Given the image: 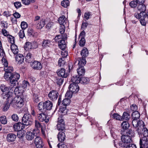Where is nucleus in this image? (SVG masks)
Returning <instances> with one entry per match:
<instances>
[{
    "instance_id": "1",
    "label": "nucleus",
    "mask_w": 148,
    "mask_h": 148,
    "mask_svg": "<svg viewBox=\"0 0 148 148\" xmlns=\"http://www.w3.org/2000/svg\"><path fill=\"white\" fill-rule=\"evenodd\" d=\"M134 131L132 130L123 132L121 136L122 142L119 143V145L122 147H127L132 142V138L134 137Z\"/></svg>"
},
{
    "instance_id": "2",
    "label": "nucleus",
    "mask_w": 148,
    "mask_h": 148,
    "mask_svg": "<svg viewBox=\"0 0 148 148\" xmlns=\"http://www.w3.org/2000/svg\"><path fill=\"white\" fill-rule=\"evenodd\" d=\"M20 77V75L16 73H7L4 75V78L7 81L9 80L11 87L16 86L18 84V80Z\"/></svg>"
},
{
    "instance_id": "3",
    "label": "nucleus",
    "mask_w": 148,
    "mask_h": 148,
    "mask_svg": "<svg viewBox=\"0 0 148 148\" xmlns=\"http://www.w3.org/2000/svg\"><path fill=\"white\" fill-rule=\"evenodd\" d=\"M7 101H10V104L15 108H20L24 104L23 99L19 96H16L13 98V95H12L11 99Z\"/></svg>"
},
{
    "instance_id": "4",
    "label": "nucleus",
    "mask_w": 148,
    "mask_h": 148,
    "mask_svg": "<svg viewBox=\"0 0 148 148\" xmlns=\"http://www.w3.org/2000/svg\"><path fill=\"white\" fill-rule=\"evenodd\" d=\"M140 116V115L138 111H134L133 112L132 117L133 120L132 124L134 127H137L138 126L142 127L144 125V122L142 120H138Z\"/></svg>"
},
{
    "instance_id": "5",
    "label": "nucleus",
    "mask_w": 148,
    "mask_h": 148,
    "mask_svg": "<svg viewBox=\"0 0 148 148\" xmlns=\"http://www.w3.org/2000/svg\"><path fill=\"white\" fill-rule=\"evenodd\" d=\"M53 106V103L50 101H47L45 102H41L38 105V108L40 112H45L50 110Z\"/></svg>"
},
{
    "instance_id": "6",
    "label": "nucleus",
    "mask_w": 148,
    "mask_h": 148,
    "mask_svg": "<svg viewBox=\"0 0 148 148\" xmlns=\"http://www.w3.org/2000/svg\"><path fill=\"white\" fill-rule=\"evenodd\" d=\"M1 91L3 92L2 94L3 98L7 100L11 99L13 93L9 90V88L4 85L2 84L0 87Z\"/></svg>"
},
{
    "instance_id": "7",
    "label": "nucleus",
    "mask_w": 148,
    "mask_h": 148,
    "mask_svg": "<svg viewBox=\"0 0 148 148\" xmlns=\"http://www.w3.org/2000/svg\"><path fill=\"white\" fill-rule=\"evenodd\" d=\"M143 125V126H142V127L141 126H138L137 127H135L137 128L136 131L140 135V138L145 137L147 138L148 136V130L145 127L144 123Z\"/></svg>"
},
{
    "instance_id": "8",
    "label": "nucleus",
    "mask_w": 148,
    "mask_h": 148,
    "mask_svg": "<svg viewBox=\"0 0 148 148\" xmlns=\"http://www.w3.org/2000/svg\"><path fill=\"white\" fill-rule=\"evenodd\" d=\"M119 133V130L115 128L112 127L111 128L110 130L111 136L113 138L115 139L114 140H113V141L114 143V146L115 147H116V143H118L117 138Z\"/></svg>"
},
{
    "instance_id": "9",
    "label": "nucleus",
    "mask_w": 148,
    "mask_h": 148,
    "mask_svg": "<svg viewBox=\"0 0 148 148\" xmlns=\"http://www.w3.org/2000/svg\"><path fill=\"white\" fill-rule=\"evenodd\" d=\"M31 115L28 113H26L24 115L22 119V122L25 125L28 126L32 124V120Z\"/></svg>"
},
{
    "instance_id": "10",
    "label": "nucleus",
    "mask_w": 148,
    "mask_h": 148,
    "mask_svg": "<svg viewBox=\"0 0 148 148\" xmlns=\"http://www.w3.org/2000/svg\"><path fill=\"white\" fill-rule=\"evenodd\" d=\"M1 60L4 66V70L5 71L4 74L8 73H12L11 72L13 70V67L11 66H8V62L5 58H3Z\"/></svg>"
},
{
    "instance_id": "11",
    "label": "nucleus",
    "mask_w": 148,
    "mask_h": 148,
    "mask_svg": "<svg viewBox=\"0 0 148 148\" xmlns=\"http://www.w3.org/2000/svg\"><path fill=\"white\" fill-rule=\"evenodd\" d=\"M41 113L38 114L37 117L39 120L42 122L48 123L49 121V117L45 113V112H41Z\"/></svg>"
},
{
    "instance_id": "12",
    "label": "nucleus",
    "mask_w": 148,
    "mask_h": 148,
    "mask_svg": "<svg viewBox=\"0 0 148 148\" xmlns=\"http://www.w3.org/2000/svg\"><path fill=\"white\" fill-rule=\"evenodd\" d=\"M58 95V92L56 90H52L49 92L48 96L49 99L54 101L57 100Z\"/></svg>"
},
{
    "instance_id": "13",
    "label": "nucleus",
    "mask_w": 148,
    "mask_h": 148,
    "mask_svg": "<svg viewBox=\"0 0 148 148\" xmlns=\"http://www.w3.org/2000/svg\"><path fill=\"white\" fill-rule=\"evenodd\" d=\"M57 129L59 131H63L65 129L64 122L61 118L58 119V123L56 125Z\"/></svg>"
},
{
    "instance_id": "14",
    "label": "nucleus",
    "mask_w": 148,
    "mask_h": 148,
    "mask_svg": "<svg viewBox=\"0 0 148 148\" xmlns=\"http://www.w3.org/2000/svg\"><path fill=\"white\" fill-rule=\"evenodd\" d=\"M30 64L32 68L35 70H40L42 68L41 63L35 60L33 62H31Z\"/></svg>"
},
{
    "instance_id": "15",
    "label": "nucleus",
    "mask_w": 148,
    "mask_h": 148,
    "mask_svg": "<svg viewBox=\"0 0 148 148\" xmlns=\"http://www.w3.org/2000/svg\"><path fill=\"white\" fill-rule=\"evenodd\" d=\"M140 148H148V138H140Z\"/></svg>"
},
{
    "instance_id": "16",
    "label": "nucleus",
    "mask_w": 148,
    "mask_h": 148,
    "mask_svg": "<svg viewBox=\"0 0 148 148\" xmlns=\"http://www.w3.org/2000/svg\"><path fill=\"white\" fill-rule=\"evenodd\" d=\"M69 90L73 93H76L79 90V88L78 84H71L69 87Z\"/></svg>"
},
{
    "instance_id": "17",
    "label": "nucleus",
    "mask_w": 148,
    "mask_h": 148,
    "mask_svg": "<svg viewBox=\"0 0 148 148\" xmlns=\"http://www.w3.org/2000/svg\"><path fill=\"white\" fill-rule=\"evenodd\" d=\"M34 143L37 148H42L43 147L42 140L39 136H37L35 138Z\"/></svg>"
},
{
    "instance_id": "18",
    "label": "nucleus",
    "mask_w": 148,
    "mask_h": 148,
    "mask_svg": "<svg viewBox=\"0 0 148 148\" xmlns=\"http://www.w3.org/2000/svg\"><path fill=\"white\" fill-rule=\"evenodd\" d=\"M36 46H34V43H32L30 42H26L25 43L24 47L25 50L27 51L32 49H35L37 47V45L36 44Z\"/></svg>"
},
{
    "instance_id": "19",
    "label": "nucleus",
    "mask_w": 148,
    "mask_h": 148,
    "mask_svg": "<svg viewBox=\"0 0 148 148\" xmlns=\"http://www.w3.org/2000/svg\"><path fill=\"white\" fill-rule=\"evenodd\" d=\"M6 138L7 141L9 142H13L16 138V135L13 133H9L7 134Z\"/></svg>"
},
{
    "instance_id": "20",
    "label": "nucleus",
    "mask_w": 148,
    "mask_h": 148,
    "mask_svg": "<svg viewBox=\"0 0 148 148\" xmlns=\"http://www.w3.org/2000/svg\"><path fill=\"white\" fill-rule=\"evenodd\" d=\"M58 75L62 78H66L68 76L67 73H66L64 69L62 68L59 69L57 72Z\"/></svg>"
},
{
    "instance_id": "21",
    "label": "nucleus",
    "mask_w": 148,
    "mask_h": 148,
    "mask_svg": "<svg viewBox=\"0 0 148 148\" xmlns=\"http://www.w3.org/2000/svg\"><path fill=\"white\" fill-rule=\"evenodd\" d=\"M45 20L44 19H41L39 21L36 23V27L38 29H40L42 28L45 25Z\"/></svg>"
},
{
    "instance_id": "22",
    "label": "nucleus",
    "mask_w": 148,
    "mask_h": 148,
    "mask_svg": "<svg viewBox=\"0 0 148 148\" xmlns=\"http://www.w3.org/2000/svg\"><path fill=\"white\" fill-rule=\"evenodd\" d=\"M15 58L16 61L18 63L21 64L23 62L24 57L23 55L19 54L16 55Z\"/></svg>"
},
{
    "instance_id": "23",
    "label": "nucleus",
    "mask_w": 148,
    "mask_h": 148,
    "mask_svg": "<svg viewBox=\"0 0 148 148\" xmlns=\"http://www.w3.org/2000/svg\"><path fill=\"white\" fill-rule=\"evenodd\" d=\"M67 38V35L66 34L63 35H57L55 38V40L56 42H59L60 40H66Z\"/></svg>"
},
{
    "instance_id": "24",
    "label": "nucleus",
    "mask_w": 148,
    "mask_h": 148,
    "mask_svg": "<svg viewBox=\"0 0 148 148\" xmlns=\"http://www.w3.org/2000/svg\"><path fill=\"white\" fill-rule=\"evenodd\" d=\"M11 50L14 55L17 54L18 53L19 50L17 45L14 44L11 45Z\"/></svg>"
},
{
    "instance_id": "25",
    "label": "nucleus",
    "mask_w": 148,
    "mask_h": 148,
    "mask_svg": "<svg viewBox=\"0 0 148 148\" xmlns=\"http://www.w3.org/2000/svg\"><path fill=\"white\" fill-rule=\"evenodd\" d=\"M21 123H16L13 125V128L15 131H18L23 129L24 127Z\"/></svg>"
},
{
    "instance_id": "26",
    "label": "nucleus",
    "mask_w": 148,
    "mask_h": 148,
    "mask_svg": "<svg viewBox=\"0 0 148 148\" xmlns=\"http://www.w3.org/2000/svg\"><path fill=\"white\" fill-rule=\"evenodd\" d=\"M65 135L64 132H60L58 135V140L60 142H63L65 139Z\"/></svg>"
},
{
    "instance_id": "27",
    "label": "nucleus",
    "mask_w": 148,
    "mask_h": 148,
    "mask_svg": "<svg viewBox=\"0 0 148 148\" xmlns=\"http://www.w3.org/2000/svg\"><path fill=\"white\" fill-rule=\"evenodd\" d=\"M58 21L60 25H64L66 24L67 22V20L64 16L63 15L59 17Z\"/></svg>"
},
{
    "instance_id": "28",
    "label": "nucleus",
    "mask_w": 148,
    "mask_h": 148,
    "mask_svg": "<svg viewBox=\"0 0 148 148\" xmlns=\"http://www.w3.org/2000/svg\"><path fill=\"white\" fill-rule=\"evenodd\" d=\"M65 40H61L58 43V46L62 50H65L66 48V45Z\"/></svg>"
},
{
    "instance_id": "29",
    "label": "nucleus",
    "mask_w": 148,
    "mask_h": 148,
    "mask_svg": "<svg viewBox=\"0 0 148 148\" xmlns=\"http://www.w3.org/2000/svg\"><path fill=\"white\" fill-rule=\"evenodd\" d=\"M78 65L79 67H83L86 63V62L85 58L82 57L78 60Z\"/></svg>"
},
{
    "instance_id": "30",
    "label": "nucleus",
    "mask_w": 148,
    "mask_h": 148,
    "mask_svg": "<svg viewBox=\"0 0 148 148\" xmlns=\"http://www.w3.org/2000/svg\"><path fill=\"white\" fill-rule=\"evenodd\" d=\"M77 71L78 75L79 76L84 75L85 73V70L84 67H79L77 69Z\"/></svg>"
},
{
    "instance_id": "31",
    "label": "nucleus",
    "mask_w": 148,
    "mask_h": 148,
    "mask_svg": "<svg viewBox=\"0 0 148 148\" xmlns=\"http://www.w3.org/2000/svg\"><path fill=\"white\" fill-rule=\"evenodd\" d=\"M34 136L32 132H28L26 133V138L28 140H31L34 138Z\"/></svg>"
},
{
    "instance_id": "32",
    "label": "nucleus",
    "mask_w": 148,
    "mask_h": 148,
    "mask_svg": "<svg viewBox=\"0 0 148 148\" xmlns=\"http://www.w3.org/2000/svg\"><path fill=\"white\" fill-rule=\"evenodd\" d=\"M138 10L140 12H145L146 10V7L143 4H139L137 7Z\"/></svg>"
},
{
    "instance_id": "33",
    "label": "nucleus",
    "mask_w": 148,
    "mask_h": 148,
    "mask_svg": "<svg viewBox=\"0 0 148 148\" xmlns=\"http://www.w3.org/2000/svg\"><path fill=\"white\" fill-rule=\"evenodd\" d=\"M6 101L4 103L3 106V110L4 111H7L9 108L10 104V101H8L6 100Z\"/></svg>"
},
{
    "instance_id": "34",
    "label": "nucleus",
    "mask_w": 148,
    "mask_h": 148,
    "mask_svg": "<svg viewBox=\"0 0 148 148\" xmlns=\"http://www.w3.org/2000/svg\"><path fill=\"white\" fill-rule=\"evenodd\" d=\"M134 16L137 19L140 20L143 16H146V13L145 12H140V13H136L135 14Z\"/></svg>"
},
{
    "instance_id": "35",
    "label": "nucleus",
    "mask_w": 148,
    "mask_h": 148,
    "mask_svg": "<svg viewBox=\"0 0 148 148\" xmlns=\"http://www.w3.org/2000/svg\"><path fill=\"white\" fill-rule=\"evenodd\" d=\"M88 54V52L87 49L84 47L81 52V54L82 57L85 58L87 56Z\"/></svg>"
},
{
    "instance_id": "36",
    "label": "nucleus",
    "mask_w": 148,
    "mask_h": 148,
    "mask_svg": "<svg viewBox=\"0 0 148 148\" xmlns=\"http://www.w3.org/2000/svg\"><path fill=\"white\" fill-rule=\"evenodd\" d=\"M63 79L62 78L58 76L56 77V79L55 81V82L58 85L60 86L62 84L63 82Z\"/></svg>"
},
{
    "instance_id": "37",
    "label": "nucleus",
    "mask_w": 148,
    "mask_h": 148,
    "mask_svg": "<svg viewBox=\"0 0 148 148\" xmlns=\"http://www.w3.org/2000/svg\"><path fill=\"white\" fill-rule=\"evenodd\" d=\"M121 127L123 129L126 130L130 127V124L127 121H123L121 124Z\"/></svg>"
},
{
    "instance_id": "38",
    "label": "nucleus",
    "mask_w": 148,
    "mask_h": 148,
    "mask_svg": "<svg viewBox=\"0 0 148 148\" xmlns=\"http://www.w3.org/2000/svg\"><path fill=\"white\" fill-rule=\"evenodd\" d=\"M89 79L85 77H80V83L83 84H86L89 83Z\"/></svg>"
},
{
    "instance_id": "39",
    "label": "nucleus",
    "mask_w": 148,
    "mask_h": 148,
    "mask_svg": "<svg viewBox=\"0 0 148 148\" xmlns=\"http://www.w3.org/2000/svg\"><path fill=\"white\" fill-rule=\"evenodd\" d=\"M71 81L73 82L72 84H77L80 83V77H73L71 78Z\"/></svg>"
},
{
    "instance_id": "40",
    "label": "nucleus",
    "mask_w": 148,
    "mask_h": 148,
    "mask_svg": "<svg viewBox=\"0 0 148 148\" xmlns=\"http://www.w3.org/2000/svg\"><path fill=\"white\" fill-rule=\"evenodd\" d=\"M70 99L66 97V98L63 99L62 101V103L61 105L66 106L70 104Z\"/></svg>"
},
{
    "instance_id": "41",
    "label": "nucleus",
    "mask_w": 148,
    "mask_h": 148,
    "mask_svg": "<svg viewBox=\"0 0 148 148\" xmlns=\"http://www.w3.org/2000/svg\"><path fill=\"white\" fill-rule=\"evenodd\" d=\"M0 121L3 124L5 125L7 123V120L5 116H2L0 117Z\"/></svg>"
},
{
    "instance_id": "42",
    "label": "nucleus",
    "mask_w": 148,
    "mask_h": 148,
    "mask_svg": "<svg viewBox=\"0 0 148 148\" xmlns=\"http://www.w3.org/2000/svg\"><path fill=\"white\" fill-rule=\"evenodd\" d=\"M7 38L8 41L11 43V45L14 44L15 38L14 37L10 35L8 36Z\"/></svg>"
},
{
    "instance_id": "43",
    "label": "nucleus",
    "mask_w": 148,
    "mask_h": 148,
    "mask_svg": "<svg viewBox=\"0 0 148 148\" xmlns=\"http://www.w3.org/2000/svg\"><path fill=\"white\" fill-rule=\"evenodd\" d=\"M61 5L63 7L66 8L69 5V1L68 0H64L62 2Z\"/></svg>"
},
{
    "instance_id": "44",
    "label": "nucleus",
    "mask_w": 148,
    "mask_h": 148,
    "mask_svg": "<svg viewBox=\"0 0 148 148\" xmlns=\"http://www.w3.org/2000/svg\"><path fill=\"white\" fill-rule=\"evenodd\" d=\"M145 18L146 16H143V18L140 19L139 20L140 23L142 26H146L147 21L145 20Z\"/></svg>"
},
{
    "instance_id": "45",
    "label": "nucleus",
    "mask_w": 148,
    "mask_h": 148,
    "mask_svg": "<svg viewBox=\"0 0 148 148\" xmlns=\"http://www.w3.org/2000/svg\"><path fill=\"white\" fill-rule=\"evenodd\" d=\"M130 116L129 113L126 112H124L123 113L122 118L124 119L128 120L130 118Z\"/></svg>"
},
{
    "instance_id": "46",
    "label": "nucleus",
    "mask_w": 148,
    "mask_h": 148,
    "mask_svg": "<svg viewBox=\"0 0 148 148\" xmlns=\"http://www.w3.org/2000/svg\"><path fill=\"white\" fill-rule=\"evenodd\" d=\"M79 43V45L81 47L84 46L85 43V40L84 37L80 38Z\"/></svg>"
},
{
    "instance_id": "47",
    "label": "nucleus",
    "mask_w": 148,
    "mask_h": 148,
    "mask_svg": "<svg viewBox=\"0 0 148 148\" xmlns=\"http://www.w3.org/2000/svg\"><path fill=\"white\" fill-rule=\"evenodd\" d=\"M50 45V42L48 40H44L42 43V46L45 47H49Z\"/></svg>"
},
{
    "instance_id": "48",
    "label": "nucleus",
    "mask_w": 148,
    "mask_h": 148,
    "mask_svg": "<svg viewBox=\"0 0 148 148\" xmlns=\"http://www.w3.org/2000/svg\"><path fill=\"white\" fill-rule=\"evenodd\" d=\"M91 16V12H86L84 14V18L85 21L89 19L90 17Z\"/></svg>"
},
{
    "instance_id": "49",
    "label": "nucleus",
    "mask_w": 148,
    "mask_h": 148,
    "mask_svg": "<svg viewBox=\"0 0 148 148\" xmlns=\"http://www.w3.org/2000/svg\"><path fill=\"white\" fill-rule=\"evenodd\" d=\"M112 117L113 118L119 120H121L122 119L121 116L117 113L113 114L112 115Z\"/></svg>"
},
{
    "instance_id": "50",
    "label": "nucleus",
    "mask_w": 148,
    "mask_h": 148,
    "mask_svg": "<svg viewBox=\"0 0 148 148\" xmlns=\"http://www.w3.org/2000/svg\"><path fill=\"white\" fill-rule=\"evenodd\" d=\"M17 136L19 138H22L24 134V133L23 130H21L17 131Z\"/></svg>"
},
{
    "instance_id": "51",
    "label": "nucleus",
    "mask_w": 148,
    "mask_h": 148,
    "mask_svg": "<svg viewBox=\"0 0 148 148\" xmlns=\"http://www.w3.org/2000/svg\"><path fill=\"white\" fill-rule=\"evenodd\" d=\"M19 37L20 38L23 39L25 36L24 30H21L18 33Z\"/></svg>"
},
{
    "instance_id": "52",
    "label": "nucleus",
    "mask_w": 148,
    "mask_h": 148,
    "mask_svg": "<svg viewBox=\"0 0 148 148\" xmlns=\"http://www.w3.org/2000/svg\"><path fill=\"white\" fill-rule=\"evenodd\" d=\"M65 25H60L59 31L61 35H62L64 33L65 31Z\"/></svg>"
},
{
    "instance_id": "53",
    "label": "nucleus",
    "mask_w": 148,
    "mask_h": 148,
    "mask_svg": "<svg viewBox=\"0 0 148 148\" xmlns=\"http://www.w3.org/2000/svg\"><path fill=\"white\" fill-rule=\"evenodd\" d=\"M21 25L22 30H23L25 29L28 27L27 23L24 21L21 22Z\"/></svg>"
},
{
    "instance_id": "54",
    "label": "nucleus",
    "mask_w": 148,
    "mask_h": 148,
    "mask_svg": "<svg viewBox=\"0 0 148 148\" xmlns=\"http://www.w3.org/2000/svg\"><path fill=\"white\" fill-rule=\"evenodd\" d=\"M63 59L64 58H60L59 59L58 61V65L59 66H61L64 64L65 62Z\"/></svg>"
},
{
    "instance_id": "55",
    "label": "nucleus",
    "mask_w": 148,
    "mask_h": 148,
    "mask_svg": "<svg viewBox=\"0 0 148 148\" xmlns=\"http://www.w3.org/2000/svg\"><path fill=\"white\" fill-rule=\"evenodd\" d=\"M133 0L130 3V5L132 8H135L137 6L138 3L136 0Z\"/></svg>"
},
{
    "instance_id": "56",
    "label": "nucleus",
    "mask_w": 148,
    "mask_h": 148,
    "mask_svg": "<svg viewBox=\"0 0 148 148\" xmlns=\"http://www.w3.org/2000/svg\"><path fill=\"white\" fill-rule=\"evenodd\" d=\"M22 86L25 89L27 87L29 86V84L27 81L24 80L23 81Z\"/></svg>"
},
{
    "instance_id": "57",
    "label": "nucleus",
    "mask_w": 148,
    "mask_h": 148,
    "mask_svg": "<svg viewBox=\"0 0 148 148\" xmlns=\"http://www.w3.org/2000/svg\"><path fill=\"white\" fill-rule=\"evenodd\" d=\"M73 93L69 90V91H67L65 94V97L70 99L72 96Z\"/></svg>"
},
{
    "instance_id": "58",
    "label": "nucleus",
    "mask_w": 148,
    "mask_h": 148,
    "mask_svg": "<svg viewBox=\"0 0 148 148\" xmlns=\"http://www.w3.org/2000/svg\"><path fill=\"white\" fill-rule=\"evenodd\" d=\"M18 88L20 95V94H22L26 90L22 85L18 86Z\"/></svg>"
},
{
    "instance_id": "59",
    "label": "nucleus",
    "mask_w": 148,
    "mask_h": 148,
    "mask_svg": "<svg viewBox=\"0 0 148 148\" xmlns=\"http://www.w3.org/2000/svg\"><path fill=\"white\" fill-rule=\"evenodd\" d=\"M35 127L36 128H38L39 129L40 128H41L42 127L40 122L36 120L35 121Z\"/></svg>"
},
{
    "instance_id": "60",
    "label": "nucleus",
    "mask_w": 148,
    "mask_h": 148,
    "mask_svg": "<svg viewBox=\"0 0 148 148\" xmlns=\"http://www.w3.org/2000/svg\"><path fill=\"white\" fill-rule=\"evenodd\" d=\"M61 55L63 58H66L68 55V52L65 50H62L61 52Z\"/></svg>"
},
{
    "instance_id": "61",
    "label": "nucleus",
    "mask_w": 148,
    "mask_h": 148,
    "mask_svg": "<svg viewBox=\"0 0 148 148\" xmlns=\"http://www.w3.org/2000/svg\"><path fill=\"white\" fill-rule=\"evenodd\" d=\"M57 147L58 148H67L66 144L62 143H58L57 145Z\"/></svg>"
},
{
    "instance_id": "62",
    "label": "nucleus",
    "mask_w": 148,
    "mask_h": 148,
    "mask_svg": "<svg viewBox=\"0 0 148 148\" xmlns=\"http://www.w3.org/2000/svg\"><path fill=\"white\" fill-rule=\"evenodd\" d=\"M12 120L15 121H17L18 120V117L16 114H14L12 116Z\"/></svg>"
},
{
    "instance_id": "63",
    "label": "nucleus",
    "mask_w": 148,
    "mask_h": 148,
    "mask_svg": "<svg viewBox=\"0 0 148 148\" xmlns=\"http://www.w3.org/2000/svg\"><path fill=\"white\" fill-rule=\"evenodd\" d=\"M40 130L38 128L34 129L32 133L33 134L34 136H36L40 132Z\"/></svg>"
},
{
    "instance_id": "64",
    "label": "nucleus",
    "mask_w": 148,
    "mask_h": 148,
    "mask_svg": "<svg viewBox=\"0 0 148 148\" xmlns=\"http://www.w3.org/2000/svg\"><path fill=\"white\" fill-rule=\"evenodd\" d=\"M14 5L16 9H18L21 7V4L20 2L17 1L14 3Z\"/></svg>"
}]
</instances>
